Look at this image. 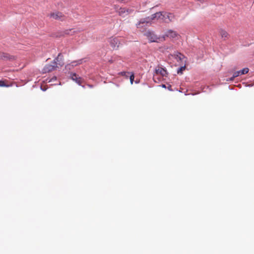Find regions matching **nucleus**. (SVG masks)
<instances>
[{"label":"nucleus","instance_id":"obj_1","mask_svg":"<svg viewBox=\"0 0 254 254\" xmlns=\"http://www.w3.org/2000/svg\"><path fill=\"white\" fill-rule=\"evenodd\" d=\"M61 56L60 53L57 58H56L51 64H46L44 68L43 71L44 72H49L55 70L57 67L58 62L59 61V59Z\"/></svg>","mask_w":254,"mask_h":254},{"label":"nucleus","instance_id":"obj_2","mask_svg":"<svg viewBox=\"0 0 254 254\" xmlns=\"http://www.w3.org/2000/svg\"><path fill=\"white\" fill-rule=\"evenodd\" d=\"M174 19L175 16L173 13L163 11V16H162L161 19L165 22L169 23L172 22Z\"/></svg>","mask_w":254,"mask_h":254},{"label":"nucleus","instance_id":"obj_3","mask_svg":"<svg viewBox=\"0 0 254 254\" xmlns=\"http://www.w3.org/2000/svg\"><path fill=\"white\" fill-rule=\"evenodd\" d=\"M144 35L147 38L150 42H155L159 39L153 32L147 31L144 33Z\"/></svg>","mask_w":254,"mask_h":254},{"label":"nucleus","instance_id":"obj_4","mask_svg":"<svg viewBox=\"0 0 254 254\" xmlns=\"http://www.w3.org/2000/svg\"><path fill=\"white\" fill-rule=\"evenodd\" d=\"M249 68H244L242 70H240L239 71H236L234 72L233 74V76L231 77L229 80H227V81H233L234 78L236 77L239 76L240 75L245 74L249 72Z\"/></svg>","mask_w":254,"mask_h":254},{"label":"nucleus","instance_id":"obj_5","mask_svg":"<svg viewBox=\"0 0 254 254\" xmlns=\"http://www.w3.org/2000/svg\"><path fill=\"white\" fill-rule=\"evenodd\" d=\"M110 44L113 49H117L119 47L120 41L118 38H112L110 40Z\"/></svg>","mask_w":254,"mask_h":254},{"label":"nucleus","instance_id":"obj_6","mask_svg":"<svg viewBox=\"0 0 254 254\" xmlns=\"http://www.w3.org/2000/svg\"><path fill=\"white\" fill-rule=\"evenodd\" d=\"M0 59L3 60L14 61L16 59V57L7 53H0Z\"/></svg>","mask_w":254,"mask_h":254},{"label":"nucleus","instance_id":"obj_7","mask_svg":"<svg viewBox=\"0 0 254 254\" xmlns=\"http://www.w3.org/2000/svg\"><path fill=\"white\" fill-rule=\"evenodd\" d=\"M51 18L57 20H63L64 19V16L60 12H56L51 13L50 15Z\"/></svg>","mask_w":254,"mask_h":254},{"label":"nucleus","instance_id":"obj_8","mask_svg":"<svg viewBox=\"0 0 254 254\" xmlns=\"http://www.w3.org/2000/svg\"><path fill=\"white\" fill-rule=\"evenodd\" d=\"M155 73L156 74H160L162 76H166L168 74L167 70L160 66H158L155 69Z\"/></svg>","mask_w":254,"mask_h":254},{"label":"nucleus","instance_id":"obj_9","mask_svg":"<svg viewBox=\"0 0 254 254\" xmlns=\"http://www.w3.org/2000/svg\"><path fill=\"white\" fill-rule=\"evenodd\" d=\"M71 79L75 81L77 83L80 85L82 82L83 79L80 77H78V75L75 73H71Z\"/></svg>","mask_w":254,"mask_h":254},{"label":"nucleus","instance_id":"obj_10","mask_svg":"<svg viewBox=\"0 0 254 254\" xmlns=\"http://www.w3.org/2000/svg\"><path fill=\"white\" fill-rule=\"evenodd\" d=\"M219 35L223 40H226L229 39L230 35L227 31L223 29H220L219 31Z\"/></svg>","mask_w":254,"mask_h":254},{"label":"nucleus","instance_id":"obj_11","mask_svg":"<svg viewBox=\"0 0 254 254\" xmlns=\"http://www.w3.org/2000/svg\"><path fill=\"white\" fill-rule=\"evenodd\" d=\"M173 56L177 62H182L185 58V56L180 53H177L174 54Z\"/></svg>","mask_w":254,"mask_h":254},{"label":"nucleus","instance_id":"obj_12","mask_svg":"<svg viewBox=\"0 0 254 254\" xmlns=\"http://www.w3.org/2000/svg\"><path fill=\"white\" fill-rule=\"evenodd\" d=\"M163 16V12H156L153 14H152L151 16V20H154V19H161V17Z\"/></svg>","mask_w":254,"mask_h":254},{"label":"nucleus","instance_id":"obj_13","mask_svg":"<svg viewBox=\"0 0 254 254\" xmlns=\"http://www.w3.org/2000/svg\"><path fill=\"white\" fill-rule=\"evenodd\" d=\"M117 12L118 13L119 15L122 17H124L127 16L126 13V8L125 7L120 8L119 9L117 10Z\"/></svg>","mask_w":254,"mask_h":254},{"label":"nucleus","instance_id":"obj_14","mask_svg":"<svg viewBox=\"0 0 254 254\" xmlns=\"http://www.w3.org/2000/svg\"><path fill=\"white\" fill-rule=\"evenodd\" d=\"M166 35L168 37L174 38L177 36V33L175 31L170 30L167 32Z\"/></svg>","mask_w":254,"mask_h":254},{"label":"nucleus","instance_id":"obj_15","mask_svg":"<svg viewBox=\"0 0 254 254\" xmlns=\"http://www.w3.org/2000/svg\"><path fill=\"white\" fill-rule=\"evenodd\" d=\"M85 62V61L84 60V59H80L78 61H73L71 63V64L73 66H76L77 65L82 64L83 62Z\"/></svg>","mask_w":254,"mask_h":254},{"label":"nucleus","instance_id":"obj_16","mask_svg":"<svg viewBox=\"0 0 254 254\" xmlns=\"http://www.w3.org/2000/svg\"><path fill=\"white\" fill-rule=\"evenodd\" d=\"M76 31L73 29H67L64 31V33L66 35H73Z\"/></svg>","mask_w":254,"mask_h":254},{"label":"nucleus","instance_id":"obj_17","mask_svg":"<svg viewBox=\"0 0 254 254\" xmlns=\"http://www.w3.org/2000/svg\"><path fill=\"white\" fill-rule=\"evenodd\" d=\"M186 68V66L185 65L180 67L177 70L178 74H182L183 73V71L185 70Z\"/></svg>","mask_w":254,"mask_h":254},{"label":"nucleus","instance_id":"obj_18","mask_svg":"<svg viewBox=\"0 0 254 254\" xmlns=\"http://www.w3.org/2000/svg\"><path fill=\"white\" fill-rule=\"evenodd\" d=\"M148 22H146L145 20L141 19L137 24H136V26L137 28H140L142 27L141 24H146Z\"/></svg>","mask_w":254,"mask_h":254},{"label":"nucleus","instance_id":"obj_19","mask_svg":"<svg viewBox=\"0 0 254 254\" xmlns=\"http://www.w3.org/2000/svg\"><path fill=\"white\" fill-rule=\"evenodd\" d=\"M129 78H130V83L132 84L133 83V81L134 79V74L133 73H131V74L130 75Z\"/></svg>","mask_w":254,"mask_h":254},{"label":"nucleus","instance_id":"obj_20","mask_svg":"<svg viewBox=\"0 0 254 254\" xmlns=\"http://www.w3.org/2000/svg\"><path fill=\"white\" fill-rule=\"evenodd\" d=\"M133 10L132 9L127 8H126V13H127V15H128V14H129L131 13H132L133 12Z\"/></svg>","mask_w":254,"mask_h":254},{"label":"nucleus","instance_id":"obj_21","mask_svg":"<svg viewBox=\"0 0 254 254\" xmlns=\"http://www.w3.org/2000/svg\"><path fill=\"white\" fill-rule=\"evenodd\" d=\"M5 86H7V85H6L5 84V83H4V81L0 80V87H5Z\"/></svg>","mask_w":254,"mask_h":254},{"label":"nucleus","instance_id":"obj_22","mask_svg":"<svg viewBox=\"0 0 254 254\" xmlns=\"http://www.w3.org/2000/svg\"><path fill=\"white\" fill-rule=\"evenodd\" d=\"M117 0L121 2H127V1H129V0Z\"/></svg>","mask_w":254,"mask_h":254},{"label":"nucleus","instance_id":"obj_23","mask_svg":"<svg viewBox=\"0 0 254 254\" xmlns=\"http://www.w3.org/2000/svg\"><path fill=\"white\" fill-rule=\"evenodd\" d=\"M59 65H62V64H63V63L62 64H61L60 63L59 64Z\"/></svg>","mask_w":254,"mask_h":254},{"label":"nucleus","instance_id":"obj_24","mask_svg":"<svg viewBox=\"0 0 254 254\" xmlns=\"http://www.w3.org/2000/svg\"><path fill=\"white\" fill-rule=\"evenodd\" d=\"M89 86L90 87H92V86H91V85H89Z\"/></svg>","mask_w":254,"mask_h":254}]
</instances>
